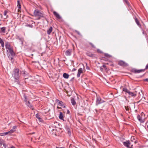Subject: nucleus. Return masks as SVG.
Segmentation results:
<instances>
[{
  "mask_svg": "<svg viewBox=\"0 0 148 148\" xmlns=\"http://www.w3.org/2000/svg\"><path fill=\"white\" fill-rule=\"evenodd\" d=\"M5 46L8 55H11L12 56H14L15 53L10 43L8 42H6Z\"/></svg>",
  "mask_w": 148,
  "mask_h": 148,
  "instance_id": "1",
  "label": "nucleus"
},
{
  "mask_svg": "<svg viewBox=\"0 0 148 148\" xmlns=\"http://www.w3.org/2000/svg\"><path fill=\"white\" fill-rule=\"evenodd\" d=\"M34 14L35 16L38 18V19H40L41 18L43 17V14L38 10H35Z\"/></svg>",
  "mask_w": 148,
  "mask_h": 148,
  "instance_id": "2",
  "label": "nucleus"
},
{
  "mask_svg": "<svg viewBox=\"0 0 148 148\" xmlns=\"http://www.w3.org/2000/svg\"><path fill=\"white\" fill-rule=\"evenodd\" d=\"M19 70L18 69H16L14 71V76L16 79H17L19 77Z\"/></svg>",
  "mask_w": 148,
  "mask_h": 148,
  "instance_id": "3",
  "label": "nucleus"
},
{
  "mask_svg": "<svg viewBox=\"0 0 148 148\" xmlns=\"http://www.w3.org/2000/svg\"><path fill=\"white\" fill-rule=\"evenodd\" d=\"M118 64L122 66H128V64L125 62L120 60L118 62Z\"/></svg>",
  "mask_w": 148,
  "mask_h": 148,
  "instance_id": "4",
  "label": "nucleus"
},
{
  "mask_svg": "<svg viewBox=\"0 0 148 148\" xmlns=\"http://www.w3.org/2000/svg\"><path fill=\"white\" fill-rule=\"evenodd\" d=\"M142 116L138 115L137 118L138 120L141 123H143L145 121V119L143 118Z\"/></svg>",
  "mask_w": 148,
  "mask_h": 148,
  "instance_id": "5",
  "label": "nucleus"
},
{
  "mask_svg": "<svg viewBox=\"0 0 148 148\" xmlns=\"http://www.w3.org/2000/svg\"><path fill=\"white\" fill-rule=\"evenodd\" d=\"M104 101L103 100H102L101 98L99 97H97V105L103 102Z\"/></svg>",
  "mask_w": 148,
  "mask_h": 148,
  "instance_id": "6",
  "label": "nucleus"
},
{
  "mask_svg": "<svg viewBox=\"0 0 148 148\" xmlns=\"http://www.w3.org/2000/svg\"><path fill=\"white\" fill-rule=\"evenodd\" d=\"M144 70L141 69V70H136V69H133L132 71L133 73H140L142 71H144Z\"/></svg>",
  "mask_w": 148,
  "mask_h": 148,
  "instance_id": "7",
  "label": "nucleus"
},
{
  "mask_svg": "<svg viewBox=\"0 0 148 148\" xmlns=\"http://www.w3.org/2000/svg\"><path fill=\"white\" fill-rule=\"evenodd\" d=\"M123 144L125 147L129 148L130 145V143L129 141H126L123 142Z\"/></svg>",
  "mask_w": 148,
  "mask_h": 148,
  "instance_id": "8",
  "label": "nucleus"
},
{
  "mask_svg": "<svg viewBox=\"0 0 148 148\" xmlns=\"http://www.w3.org/2000/svg\"><path fill=\"white\" fill-rule=\"evenodd\" d=\"M53 14L58 19H59L61 18V17L59 14L56 11H54L53 12Z\"/></svg>",
  "mask_w": 148,
  "mask_h": 148,
  "instance_id": "9",
  "label": "nucleus"
},
{
  "mask_svg": "<svg viewBox=\"0 0 148 148\" xmlns=\"http://www.w3.org/2000/svg\"><path fill=\"white\" fill-rule=\"evenodd\" d=\"M57 88L61 89L63 87L62 83V82H60L58 83L57 86Z\"/></svg>",
  "mask_w": 148,
  "mask_h": 148,
  "instance_id": "10",
  "label": "nucleus"
},
{
  "mask_svg": "<svg viewBox=\"0 0 148 148\" xmlns=\"http://www.w3.org/2000/svg\"><path fill=\"white\" fill-rule=\"evenodd\" d=\"M83 70L82 68H79L78 71V73L77 75V77H80L81 73H82Z\"/></svg>",
  "mask_w": 148,
  "mask_h": 148,
  "instance_id": "11",
  "label": "nucleus"
},
{
  "mask_svg": "<svg viewBox=\"0 0 148 148\" xmlns=\"http://www.w3.org/2000/svg\"><path fill=\"white\" fill-rule=\"evenodd\" d=\"M56 102L57 103L58 105L60 106H62L63 105V102L61 101H60L59 100H56Z\"/></svg>",
  "mask_w": 148,
  "mask_h": 148,
  "instance_id": "12",
  "label": "nucleus"
},
{
  "mask_svg": "<svg viewBox=\"0 0 148 148\" xmlns=\"http://www.w3.org/2000/svg\"><path fill=\"white\" fill-rule=\"evenodd\" d=\"M129 94L130 96L135 97L136 95V94L135 92H129Z\"/></svg>",
  "mask_w": 148,
  "mask_h": 148,
  "instance_id": "13",
  "label": "nucleus"
},
{
  "mask_svg": "<svg viewBox=\"0 0 148 148\" xmlns=\"http://www.w3.org/2000/svg\"><path fill=\"white\" fill-rule=\"evenodd\" d=\"M17 2H18V4H17V6L18 8V12H19L20 11H21V5H20V4L19 1L18 0Z\"/></svg>",
  "mask_w": 148,
  "mask_h": 148,
  "instance_id": "14",
  "label": "nucleus"
},
{
  "mask_svg": "<svg viewBox=\"0 0 148 148\" xmlns=\"http://www.w3.org/2000/svg\"><path fill=\"white\" fill-rule=\"evenodd\" d=\"M26 104L27 106L29 107L32 110L34 109L33 106L30 104V103L29 101H28L27 102H26Z\"/></svg>",
  "mask_w": 148,
  "mask_h": 148,
  "instance_id": "15",
  "label": "nucleus"
},
{
  "mask_svg": "<svg viewBox=\"0 0 148 148\" xmlns=\"http://www.w3.org/2000/svg\"><path fill=\"white\" fill-rule=\"evenodd\" d=\"M86 54L87 56L91 57H94V55L92 54V53L90 52H87L86 53Z\"/></svg>",
  "mask_w": 148,
  "mask_h": 148,
  "instance_id": "16",
  "label": "nucleus"
},
{
  "mask_svg": "<svg viewBox=\"0 0 148 148\" xmlns=\"http://www.w3.org/2000/svg\"><path fill=\"white\" fill-rule=\"evenodd\" d=\"M59 117L60 119L62 120L63 121H64V120L63 119L64 118L63 115L62 113L61 112H60V115Z\"/></svg>",
  "mask_w": 148,
  "mask_h": 148,
  "instance_id": "17",
  "label": "nucleus"
},
{
  "mask_svg": "<svg viewBox=\"0 0 148 148\" xmlns=\"http://www.w3.org/2000/svg\"><path fill=\"white\" fill-rule=\"evenodd\" d=\"M52 29L53 28L52 27H50L47 31V34L49 35L50 34L52 31Z\"/></svg>",
  "mask_w": 148,
  "mask_h": 148,
  "instance_id": "18",
  "label": "nucleus"
},
{
  "mask_svg": "<svg viewBox=\"0 0 148 148\" xmlns=\"http://www.w3.org/2000/svg\"><path fill=\"white\" fill-rule=\"evenodd\" d=\"M134 19H135V22H136V24H137V25L140 27H141V25L140 24V23H139L138 20V19H137V18H136V17H135V18H134Z\"/></svg>",
  "mask_w": 148,
  "mask_h": 148,
  "instance_id": "19",
  "label": "nucleus"
},
{
  "mask_svg": "<svg viewBox=\"0 0 148 148\" xmlns=\"http://www.w3.org/2000/svg\"><path fill=\"white\" fill-rule=\"evenodd\" d=\"M135 137L134 136H132L131 138V140L132 142H134L135 144L137 142L136 140H135Z\"/></svg>",
  "mask_w": 148,
  "mask_h": 148,
  "instance_id": "20",
  "label": "nucleus"
},
{
  "mask_svg": "<svg viewBox=\"0 0 148 148\" xmlns=\"http://www.w3.org/2000/svg\"><path fill=\"white\" fill-rule=\"evenodd\" d=\"M71 102L73 106H74L76 104V102L75 100L73 98H71Z\"/></svg>",
  "mask_w": 148,
  "mask_h": 148,
  "instance_id": "21",
  "label": "nucleus"
},
{
  "mask_svg": "<svg viewBox=\"0 0 148 148\" xmlns=\"http://www.w3.org/2000/svg\"><path fill=\"white\" fill-rule=\"evenodd\" d=\"M71 50H67L65 52L66 55V56H70L71 55Z\"/></svg>",
  "mask_w": 148,
  "mask_h": 148,
  "instance_id": "22",
  "label": "nucleus"
},
{
  "mask_svg": "<svg viewBox=\"0 0 148 148\" xmlns=\"http://www.w3.org/2000/svg\"><path fill=\"white\" fill-rule=\"evenodd\" d=\"M36 118L38 119V120L40 122H43V120L38 115H36Z\"/></svg>",
  "mask_w": 148,
  "mask_h": 148,
  "instance_id": "23",
  "label": "nucleus"
},
{
  "mask_svg": "<svg viewBox=\"0 0 148 148\" xmlns=\"http://www.w3.org/2000/svg\"><path fill=\"white\" fill-rule=\"evenodd\" d=\"M63 76L64 78L67 79L69 78V75L68 74L65 73L63 74Z\"/></svg>",
  "mask_w": 148,
  "mask_h": 148,
  "instance_id": "24",
  "label": "nucleus"
},
{
  "mask_svg": "<svg viewBox=\"0 0 148 148\" xmlns=\"http://www.w3.org/2000/svg\"><path fill=\"white\" fill-rule=\"evenodd\" d=\"M125 107L126 111H128V113H130V108L128 106H125Z\"/></svg>",
  "mask_w": 148,
  "mask_h": 148,
  "instance_id": "25",
  "label": "nucleus"
},
{
  "mask_svg": "<svg viewBox=\"0 0 148 148\" xmlns=\"http://www.w3.org/2000/svg\"><path fill=\"white\" fill-rule=\"evenodd\" d=\"M123 91H124L126 93H128L129 94V92H130V91H129L128 89L125 88H123Z\"/></svg>",
  "mask_w": 148,
  "mask_h": 148,
  "instance_id": "26",
  "label": "nucleus"
},
{
  "mask_svg": "<svg viewBox=\"0 0 148 148\" xmlns=\"http://www.w3.org/2000/svg\"><path fill=\"white\" fill-rule=\"evenodd\" d=\"M0 145L1 146L3 145L4 146H5V145L4 143V141L2 139H0Z\"/></svg>",
  "mask_w": 148,
  "mask_h": 148,
  "instance_id": "27",
  "label": "nucleus"
},
{
  "mask_svg": "<svg viewBox=\"0 0 148 148\" xmlns=\"http://www.w3.org/2000/svg\"><path fill=\"white\" fill-rule=\"evenodd\" d=\"M15 131V130L11 129L9 131L7 132V133H8V134H12Z\"/></svg>",
  "mask_w": 148,
  "mask_h": 148,
  "instance_id": "28",
  "label": "nucleus"
},
{
  "mask_svg": "<svg viewBox=\"0 0 148 148\" xmlns=\"http://www.w3.org/2000/svg\"><path fill=\"white\" fill-rule=\"evenodd\" d=\"M8 134L7 132L1 133H0V136H3L6 135Z\"/></svg>",
  "mask_w": 148,
  "mask_h": 148,
  "instance_id": "29",
  "label": "nucleus"
},
{
  "mask_svg": "<svg viewBox=\"0 0 148 148\" xmlns=\"http://www.w3.org/2000/svg\"><path fill=\"white\" fill-rule=\"evenodd\" d=\"M23 99H24V101L25 102H27V96H26V95L24 94L23 96Z\"/></svg>",
  "mask_w": 148,
  "mask_h": 148,
  "instance_id": "30",
  "label": "nucleus"
},
{
  "mask_svg": "<svg viewBox=\"0 0 148 148\" xmlns=\"http://www.w3.org/2000/svg\"><path fill=\"white\" fill-rule=\"evenodd\" d=\"M8 13V11L7 10H5L4 12V15L5 16V18H7L8 16L7 15V14Z\"/></svg>",
  "mask_w": 148,
  "mask_h": 148,
  "instance_id": "31",
  "label": "nucleus"
},
{
  "mask_svg": "<svg viewBox=\"0 0 148 148\" xmlns=\"http://www.w3.org/2000/svg\"><path fill=\"white\" fill-rule=\"evenodd\" d=\"M1 31L3 33L5 32V27H2L1 28Z\"/></svg>",
  "mask_w": 148,
  "mask_h": 148,
  "instance_id": "32",
  "label": "nucleus"
},
{
  "mask_svg": "<svg viewBox=\"0 0 148 148\" xmlns=\"http://www.w3.org/2000/svg\"><path fill=\"white\" fill-rule=\"evenodd\" d=\"M104 56H105L108 58H110L112 57L111 56L109 55L108 53H105Z\"/></svg>",
  "mask_w": 148,
  "mask_h": 148,
  "instance_id": "33",
  "label": "nucleus"
},
{
  "mask_svg": "<svg viewBox=\"0 0 148 148\" xmlns=\"http://www.w3.org/2000/svg\"><path fill=\"white\" fill-rule=\"evenodd\" d=\"M89 44L91 45V46L92 48H95V46L91 42H89Z\"/></svg>",
  "mask_w": 148,
  "mask_h": 148,
  "instance_id": "34",
  "label": "nucleus"
},
{
  "mask_svg": "<svg viewBox=\"0 0 148 148\" xmlns=\"http://www.w3.org/2000/svg\"><path fill=\"white\" fill-rule=\"evenodd\" d=\"M124 2L127 5H129V3L128 1L127 0H124Z\"/></svg>",
  "mask_w": 148,
  "mask_h": 148,
  "instance_id": "35",
  "label": "nucleus"
},
{
  "mask_svg": "<svg viewBox=\"0 0 148 148\" xmlns=\"http://www.w3.org/2000/svg\"><path fill=\"white\" fill-rule=\"evenodd\" d=\"M26 26L27 27H32V25H31L29 24H27L26 25Z\"/></svg>",
  "mask_w": 148,
  "mask_h": 148,
  "instance_id": "36",
  "label": "nucleus"
},
{
  "mask_svg": "<svg viewBox=\"0 0 148 148\" xmlns=\"http://www.w3.org/2000/svg\"><path fill=\"white\" fill-rule=\"evenodd\" d=\"M3 42V40L1 38H0V43L1 44Z\"/></svg>",
  "mask_w": 148,
  "mask_h": 148,
  "instance_id": "37",
  "label": "nucleus"
},
{
  "mask_svg": "<svg viewBox=\"0 0 148 148\" xmlns=\"http://www.w3.org/2000/svg\"><path fill=\"white\" fill-rule=\"evenodd\" d=\"M1 46L2 47H4V42H2V43H1Z\"/></svg>",
  "mask_w": 148,
  "mask_h": 148,
  "instance_id": "38",
  "label": "nucleus"
},
{
  "mask_svg": "<svg viewBox=\"0 0 148 148\" xmlns=\"http://www.w3.org/2000/svg\"><path fill=\"white\" fill-rule=\"evenodd\" d=\"M16 126H14L13 127V130H15L16 128Z\"/></svg>",
  "mask_w": 148,
  "mask_h": 148,
  "instance_id": "39",
  "label": "nucleus"
},
{
  "mask_svg": "<svg viewBox=\"0 0 148 148\" xmlns=\"http://www.w3.org/2000/svg\"><path fill=\"white\" fill-rule=\"evenodd\" d=\"M75 32H76V33H77L78 34H79V35H80V33L79 32H78V31H77V30H75Z\"/></svg>",
  "mask_w": 148,
  "mask_h": 148,
  "instance_id": "40",
  "label": "nucleus"
},
{
  "mask_svg": "<svg viewBox=\"0 0 148 148\" xmlns=\"http://www.w3.org/2000/svg\"><path fill=\"white\" fill-rule=\"evenodd\" d=\"M21 73L22 74H26V72L25 71H22L21 72Z\"/></svg>",
  "mask_w": 148,
  "mask_h": 148,
  "instance_id": "41",
  "label": "nucleus"
},
{
  "mask_svg": "<svg viewBox=\"0 0 148 148\" xmlns=\"http://www.w3.org/2000/svg\"><path fill=\"white\" fill-rule=\"evenodd\" d=\"M102 67H103L104 68L106 69L107 68H106V66L104 65H103L102 66Z\"/></svg>",
  "mask_w": 148,
  "mask_h": 148,
  "instance_id": "42",
  "label": "nucleus"
},
{
  "mask_svg": "<svg viewBox=\"0 0 148 148\" xmlns=\"http://www.w3.org/2000/svg\"><path fill=\"white\" fill-rule=\"evenodd\" d=\"M145 69H148V64L146 66Z\"/></svg>",
  "mask_w": 148,
  "mask_h": 148,
  "instance_id": "43",
  "label": "nucleus"
},
{
  "mask_svg": "<svg viewBox=\"0 0 148 148\" xmlns=\"http://www.w3.org/2000/svg\"><path fill=\"white\" fill-rule=\"evenodd\" d=\"M86 68L87 69H88L89 70V67H88V66H87V64H86Z\"/></svg>",
  "mask_w": 148,
  "mask_h": 148,
  "instance_id": "44",
  "label": "nucleus"
},
{
  "mask_svg": "<svg viewBox=\"0 0 148 148\" xmlns=\"http://www.w3.org/2000/svg\"><path fill=\"white\" fill-rule=\"evenodd\" d=\"M144 81H146L147 82H148V79H144Z\"/></svg>",
  "mask_w": 148,
  "mask_h": 148,
  "instance_id": "45",
  "label": "nucleus"
},
{
  "mask_svg": "<svg viewBox=\"0 0 148 148\" xmlns=\"http://www.w3.org/2000/svg\"><path fill=\"white\" fill-rule=\"evenodd\" d=\"M100 69L101 71H103V69L102 68V67H100Z\"/></svg>",
  "mask_w": 148,
  "mask_h": 148,
  "instance_id": "46",
  "label": "nucleus"
},
{
  "mask_svg": "<svg viewBox=\"0 0 148 148\" xmlns=\"http://www.w3.org/2000/svg\"><path fill=\"white\" fill-rule=\"evenodd\" d=\"M70 112V111H69V110H67V114H69Z\"/></svg>",
  "mask_w": 148,
  "mask_h": 148,
  "instance_id": "47",
  "label": "nucleus"
},
{
  "mask_svg": "<svg viewBox=\"0 0 148 148\" xmlns=\"http://www.w3.org/2000/svg\"><path fill=\"white\" fill-rule=\"evenodd\" d=\"M56 148H65V147H56Z\"/></svg>",
  "mask_w": 148,
  "mask_h": 148,
  "instance_id": "48",
  "label": "nucleus"
},
{
  "mask_svg": "<svg viewBox=\"0 0 148 148\" xmlns=\"http://www.w3.org/2000/svg\"><path fill=\"white\" fill-rule=\"evenodd\" d=\"M132 146H133V145H131V147H129V148H133Z\"/></svg>",
  "mask_w": 148,
  "mask_h": 148,
  "instance_id": "49",
  "label": "nucleus"
},
{
  "mask_svg": "<svg viewBox=\"0 0 148 148\" xmlns=\"http://www.w3.org/2000/svg\"><path fill=\"white\" fill-rule=\"evenodd\" d=\"M76 69H73V71H75L76 70Z\"/></svg>",
  "mask_w": 148,
  "mask_h": 148,
  "instance_id": "50",
  "label": "nucleus"
},
{
  "mask_svg": "<svg viewBox=\"0 0 148 148\" xmlns=\"http://www.w3.org/2000/svg\"><path fill=\"white\" fill-rule=\"evenodd\" d=\"M10 148H15L14 147H13V146H12V147H11Z\"/></svg>",
  "mask_w": 148,
  "mask_h": 148,
  "instance_id": "51",
  "label": "nucleus"
},
{
  "mask_svg": "<svg viewBox=\"0 0 148 148\" xmlns=\"http://www.w3.org/2000/svg\"><path fill=\"white\" fill-rule=\"evenodd\" d=\"M97 51L98 52H99V49H98Z\"/></svg>",
  "mask_w": 148,
  "mask_h": 148,
  "instance_id": "52",
  "label": "nucleus"
},
{
  "mask_svg": "<svg viewBox=\"0 0 148 148\" xmlns=\"http://www.w3.org/2000/svg\"><path fill=\"white\" fill-rule=\"evenodd\" d=\"M31 56H33V54H32L31 55Z\"/></svg>",
  "mask_w": 148,
  "mask_h": 148,
  "instance_id": "53",
  "label": "nucleus"
},
{
  "mask_svg": "<svg viewBox=\"0 0 148 148\" xmlns=\"http://www.w3.org/2000/svg\"><path fill=\"white\" fill-rule=\"evenodd\" d=\"M13 58H11V59L12 60V59Z\"/></svg>",
  "mask_w": 148,
  "mask_h": 148,
  "instance_id": "54",
  "label": "nucleus"
},
{
  "mask_svg": "<svg viewBox=\"0 0 148 148\" xmlns=\"http://www.w3.org/2000/svg\"><path fill=\"white\" fill-rule=\"evenodd\" d=\"M147 127H148V125L147 126Z\"/></svg>",
  "mask_w": 148,
  "mask_h": 148,
  "instance_id": "55",
  "label": "nucleus"
}]
</instances>
